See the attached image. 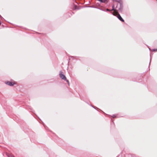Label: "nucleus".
<instances>
[{
  "label": "nucleus",
  "instance_id": "obj_5",
  "mask_svg": "<svg viewBox=\"0 0 157 157\" xmlns=\"http://www.w3.org/2000/svg\"><path fill=\"white\" fill-rule=\"evenodd\" d=\"M114 10H115L114 9V6H112V10L114 11Z\"/></svg>",
  "mask_w": 157,
  "mask_h": 157
},
{
  "label": "nucleus",
  "instance_id": "obj_1",
  "mask_svg": "<svg viewBox=\"0 0 157 157\" xmlns=\"http://www.w3.org/2000/svg\"><path fill=\"white\" fill-rule=\"evenodd\" d=\"M6 83L10 86H12L16 84V82L14 81L12 82L7 81L6 82Z\"/></svg>",
  "mask_w": 157,
  "mask_h": 157
},
{
  "label": "nucleus",
  "instance_id": "obj_2",
  "mask_svg": "<svg viewBox=\"0 0 157 157\" xmlns=\"http://www.w3.org/2000/svg\"><path fill=\"white\" fill-rule=\"evenodd\" d=\"M59 76L60 78L66 80L67 78L63 74L62 72H60L59 73Z\"/></svg>",
  "mask_w": 157,
  "mask_h": 157
},
{
  "label": "nucleus",
  "instance_id": "obj_4",
  "mask_svg": "<svg viewBox=\"0 0 157 157\" xmlns=\"http://www.w3.org/2000/svg\"><path fill=\"white\" fill-rule=\"evenodd\" d=\"M113 15L117 17V16L119 14V13L116 10L113 11Z\"/></svg>",
  "mask_w": 157,
  "mask_h": 157
},
{
  "label": "nucleus",
  "instance_id": "obj_3",
  "mask_svg": "<svg viewBox=\"0 0 157 157\" xmlns=\"http://www.w3.org/2000/svg\"><path fill=\"white\" fill-rule=\"evenodd\" d=\"M117 17L119 19V20H120L121 21L124 22V20L122 19V18L121 17L120 15L119 14L117 16Z\"/></svg>",
  "mask_w": 157,
  "mask_h": 157
},
{
  "label": "nucleus",
  "instance_id": "obj_6",
  "mask_svg": "<svg viewBox=\"0 0 157 157\" xmlns=\"http://www.w3.org/2000/svg\"><path fill=\"white\" fill-rule=\"evenodd\" d=\"M74 9L75 10H76V9H77V6H75V5L74 6Z\"/></svg>",
  "mask_w": 157,
  "mask_h": 157
},
{
  "label": "nucleus",
  "instance_id": "obj_10",
  "mask_svg": "<svg viewBox=\"0 0 157 157\" xmlns=\"http://www.w3.org/2000/svg\"><path fill=\"white\" fill-rule=\"evenodd\" d=\"M107 10L108 11H110V10L109 9H107Z\"/></svg>",
  "mask_w": 157,
  "mask_h": 157
},
{
  "label": "nucleus",
  "instance_id": "obj_8",
  "mask_svg": "<svg viewBox=\"0 0 157 157\" xmlns=\"http://www.w3.org/2000/svg\"><path fill=\"white\" fill-rule=\"evenodd\" d=\"M67 82V83L69 85V82L68 80H67V79L66 80Z\"/></svg>",
  "mask_w": 157,
  "mask_h": 157
},
{
  "label": "nucleus",
  "instance_id": "obj_9",
  "mask_svg": "<svg viewBox=\"0 0 157 157\" xmlns=\"http://www.w3.org/2000/svg\"><path fill=\"white\" fill-rule=\"evenodd\" d=\"M9 157H15L13 155H10V156H9Z\"/></svg>",
  "mask_w": 157,
  "mask_h": 157
},
{
  "label": "nucleus",
  "instance_id": "obj_7",
  "mask_svg": "<svg viewBox=\"0 0 157 157\" xmlns=\"http://www.w3.org/2000/svg\"><path fill=\"white\" fill-rule=\"evenodd\" d=\"M112 117L113 118H115L116 117V116L115 115H113L112 116Z\"/></svg>",
  "mask_w": 157,
  "mask_h": 157
}]
</instances>
